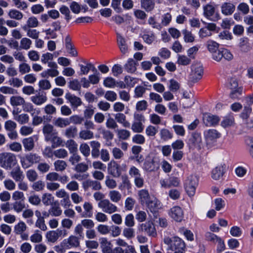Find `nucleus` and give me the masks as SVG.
<instances>
[{"label": "nucleus", "instance_id": "obj_1", "mask_svg": "<svg viewBox=\"0 0 253 253\" xmlns=\"http://www.w3.org/2000/svg\"><path fill=\"white\" fill-rule=\"evenodd\" d=\"M164 242L169 246V250L173 252V253H185V244L184 242L177 236L170 238L166 236L164 238Z\"/></svg>", "mask_w": 253, "mask_h": 253}, {"label": "nucleus", "instance_id": "obj_2", "mask_svg": "<svg viewBox=\"0 0 253 253\" xmlns=\"http://www.w3.org/2000/svg\"><path fill=\"white\" fill-rule=\"evenodd\" d=\"M204 73V69L201 63L195 62L191 66V72L189 75L188 84L192 86L198 82L202 78Z\"/></svg>", "mask_w": 253, "mask_h": 253}, {"label": "nucleus", "instance_id": "obj_3", "mask_svg": "<svg viewBox=\"0 0 253 253\" xmlns=\"http://www.w3.org/2000/svg\"><path fill=\"white\" fill-rule=\"evenodd\" d=\"M17 164V161L15 154L8 152L0 154V166L4 169L10 170Z\"/></svg>", "mask_w": 253, "mask_h": 253}, {"label": "nucleus", "instance_id": "obj_4", "mask_svg": "<svg viewBox=\"0 0 253 253\" xmlns=\"http://www.w3.org/2000/svg\"><path fill=\"white\" fill-rule=\"evenodd\" d=\"M20 163L23 169H28L34 164L41 162V157L36 153H30L25 156L19 157Z\"/></svg>", "mask_w": 253, "mask_h": 253}, {"label": "nucleus", "instance_id": "obj_5", "mask_svg": "<svg viewBox=\"0 0 253 253\" xmlns=\"http://www.w3.org/2000/svg\"><path fill=\"white\" fill-rule=\"evenodd\" d=\"M187 145L191 150H200L204 147V142L203 141L201 133L193 132L188 140Z\"/></svg>", "mask_w": 253, "mask_h": 253}, {"label": "nucleus", "instance_id": "obj_6", "mask_svg": "<svg viewBox=\"0 0 253 253\" xmlns=\"http://www.w3.org/2000/svg\"><path fill=\"white\" fill-rule=\"evenodd\" d=\"M198 178L194 175H190L187 177L184 182V188L190 197H193L198 185Z\"/></svg>", "mask_w": 253, "mask_h": 253}, {"label": "nucleus", "instance_id": "obj_7", "mask_svg": "<svg viewBox=\"0 0 253 253\" xmlns=\"http://www.w3.org/2000/svg\"><path fill=\"white\" fill-rule=\"evenodd\" d=\"M138 230L150 237H156L157 235L155 224L151 220L140 224L139 225Z\"/></svg>", "mask_w": 253, "mask_h": 253}, {"label": "nucleus", "instance_id": "obj_8", "mask_svg": "<svg viewBox=\"0 0 253 253\" xmlns=\"http://www.w3.org/2000/svg\"><path fill=\"white\" fill-rule=\"evenodd\" d=\"M159 161L156 157L148 156L146 158L143 168L147 171H154L159 168Z\"/></svg>", "mask_w": 253, "mask_h": 253}, {"label": "nucleus", "instance_id": "obj_9", "mask_svg": "<svg viewBox=\"0 0 253 253\" xmlns=\"http://www.w3.org/2000/svg\"><path fill=\"white\" fill-rule=\"evenodd\" d=\"M123 171L122 167L115 160H111L108 164V171L113 177H119Z\"/></svg>", "mask_w": 253, "mask_h": 253}, {"label": "nucleus", "instance_id": "obj_10", "mask_svg": "<svg viewBox=\"0 0 253 253\" xmlns=\"http://www.w3.org/2000/svg\"><path fill=\"white\" fill-rule=\"evenodd\" d=\"M67 235V231L65 229H57L56 230L48 231L46 234V238L48 242L54 243L59 237H65Z\"/></svg>", "mask_w": 253, "mask_h": 253}, {"label": "nucleus", "instance_id": "obj_11", "mask_svg": "<svg viewBox=\"0 0 253 253\" xmlns=\"http://www.w3.org/2000/svg\"><path fill=\"white\" fill-rule=\"evenodd\" d=\"M98 206L107 213L112 214L118 211L117 207L108 199H104L100 201L98 204Z\"/></svg>", "mask_w": 253, "mask_h": 253}, {"label": "nucleus", "instance_id": "obj_12", "mask_svg": "<svg viewBox=\"0 0 253 253\" xmlns=\"http://www.w3.org/2000/svg\"><path fill=\"white\" fill-rule=\"evenodd\" d=\"M21 110L18 108H14L12 111L13 119L20 125L28 124L30 121L29 116L26 113L20 114Z\"/></svg>", "mask_w": 253, "mask_h": 253}, {"label": "nucleus", "instance_id": "obj_13", "mask_svg": "<svg viewBox=\"0 0 253 253\" xmlns=\"http://www.w3.org/2000/svg\"><path fill=\"white\" fill-rule=\"evenodd\" d=\"M82 186L85 191L87 190L90 187L94 191H99L102 189L100 182L91 179H87L84 181L82 183Z\"/></svg>", "mask_w": 253, "mask_h": 253}, {"label": "nucleus", "instance_id": "obj_14", "mask_svg": "<svg viewBox=\"0 0 253 253\" xmlns=\"http://www.w3.org/2000/svg\"><path fill=\"white\" fill-rule=\"evenodd\" d=\"M203 122L207 126H214L218 124L219 118L216 115L210 113H205L203 115Z\"/></svg>", "mask_w": 253, "mask_h": 253}, {"label": "nucleus", "instance_id": "obj_15", "mask_svg": "<svg viewBox=\"0 0 253 253\" xmlns=\"http://www.w3.org/2000/svg\"><path fill=\"white\" fill-rule=\"evenodd\" d=\"M67 249L77 248L80 246V241L79 237L76 235H71L67 239L63 240Z\"/></svg>", "mask_w": 253, "mask_h": 253}, {"label": "nucleus", "instance_id": "obj_16", "mask_svg": "<svg viewBox=\"0 0 253 253\" xmlns=\"http://www.w3.org/2000/svg\"><path fill=\"white\" fill-rule=\"evenodd\" d=\"M169 215L172 218L177 222L182 221L183 218V212L181 208L175 206L170 209Z\"/></svg>", "mask_w": 253, "mask_h": 253}, {"label": "nucleus", "instance_id": "obj_17", "mask_svg": "<svg viewBox=\"0 0 253 253\" xmlns=\"http://www.w3.org/2000/svg\"><path fill=\"white\" fill-rule=\"evenodd\" d=\"M226 169L225 164H220L213 169L211 172V177L214 180H218L224 175Z\"/></svg>", "mask_w": 253, "mask_h": 253}, {"label": "nucleus", "instance_id": "obj_18", "mask_svg": "<svg viewBox=\"0 0 253 253\" xmlns=\"http://www.w3.org/2000/svg\"><path fill=\"white\" fill-rule=\"evenodd\" d=\"M65 98L70 102L71 106L75 108H77L82 104L81 99L69 92L65 95Z\"/></svg>", "mask_w": 253, "mask_h": 253}, {"label": "nucleus", "instance_id": "obj_19", "mask_svg": "<svg viewBox=\"0 0 253 253\" xmlns=\"http://www.w3.org/2000/svg\"><path fill=\"white\" fill-rule=\"evenodd\" d=\"M204 134L207 141H214L220 137V133L214 129L207 130L204 131Z\"/></svg>", "mask_w": 253, "mask_h": 253}, {"label": "nucleus", "instance_id": "obj_20", "mask_svg": "<svg viewBox=\"0 0 253 253\" xmlns=\"http://www.w3.org/2000/svg\"><path fill=\"white\" fill-rule=\"evenodd\" d=\"M138 196L139 202L142 205H145L153 197L150 195L148 191L146 189L138 191Z\"/></svg>", "mask_w": 253, "mask_h": 253}, {"label": "nucleus", "instance_id": "obj_21", "mask_svg": "<svg viewBox=\"0 0 253 253\" xmlns=\"http://www.w3.org/2000/svg\"><path fill=\"white\" fill-rule=\"evenodd\" d=\"M42 131L45 136V139L46 141H49L51 137L55 134H57L56 130L54 129V127L50 124H46L43 126Z\"/></svg>", "mask_w": 253, "mask_h": 253}, {"label": "nucleus", "instance_id": "obj_22", "mask_svg": "<svg viewBox=\"0 0 253 253\" xmlns=\"http://www.w3.org/2000/svg\"><path fill=\"white\" fill-rule=\"evenodd\" d=\"M10 176L16 182L23 181L24 178L23 171L19 166L14 168L10 173Z\"/></svg>", "mask_w": 253, "mask_h": 253}, {"label": "nucleus", "instance_id": "obj_23", "mask_svg": "<svg viewBox=\"0 0 253 253\" xmlns=\"http://www.w3.org/2000/svg\"><path fill=\"white\" fill-rule=\"evenodd\" d=\"M145 205H146L147 208L151 212H156L159 209L160 202L156 198L153 197Z\"/></svg>", "mask_w": 253, "mask_h": 253}, {"label": "nucleus", "instance_id": "obj_24", "mask_svg": "<svg viewBox=\"0 0 253 253\" xmlns=\"http://www.w3.org/2000/svg\"><path fill=\"white\" fill-rule=\"evenodd\" d=\"M99 240L102 252L112 253L111 243L106 238H101Z\"/></svg>", "mask_w": 253, "mask_h": 253}, {"label": "nucleus", "instance_id": "obj_25", "mask_svg": "<svg viewBox=\"0 0 253 253\" xmlns=\"http://www.w3.org/2000/svg\"><path fill=\"white\" fill-rule=\"evenodd\" d=\"M31 101L37 105H41L47 101V97L45 94H38L32 96L31 97Z\"/></svg>", "mask_w": 253, "mask_h": 253}, {"label": "nucleus", "instance_id": "obj_26", "mask_svg": "<svg viewBox=\"0 0 253 253\" xmlns=\"http://www.w3.org/2000/svg\"><path fill=\"white\" fill-rule=\"evenodd\" d=\"M39 25V22L37 18L35 16L29 17L26 24L22 26V29L35 28Z\"/></svg>", "mask_w": 253, "mask_h": 253}, {"label": "nucleus", "instance_id": "obj_27", "mask_svg": "<svg viewBox=\"0 0 253 253\" xmlns=\"http://www.w3.org/2000/svg\"><path fill=\"white\" fill-rule=\"evenodd\" d=\"M235 9V5L230 2H224L221 6L222 13L225 15L232 14Z\"/></svg>", "mask_w": 253, "mask_h": 253}, {"label": "nucleus", "instance_id": "obj_28", "mask_svg": "<svg viewBox=\"0 0 253 253\" xmlns=\"http://www.w3.org/2000/svg\"><path fill=\"white\" fill-rule=\"evenodd\" d=\"M22 142L25 151H31L35 147L34 137H29L24 138Z\"/></svg>", "mask_w": 253, "mask_h": 253}, {"label": "nucleus", "instance_id": "obj_29", "mask_svg": "<svg viewBox=\"0 0 253 253\" xmlns=\"http://www.w3.org/2000/svg\"><path fill=\"white\" fill-rule=\"evenodd\" d=\"M117 122L122 124L124 127L129 128L130 126L129 122L126 120V116L123 113H118L115 115Z\"/></svg>", "mask_w": 253, "mask_h": 253}, {"label": "nucleus", "instance_id": "obj_30", "mask_svg": "<svg viewBox=\"0 0 253 253\" xmlns=\"http://www.w3.org/2000/svg\"><path fill=\"white\" fill-rule=\"evenodd\" d=\"M25 99L19 95H13L10 98V104L13 107L22 106L25 104Z\"/></svg>", "mask_w": 253, "mask_h": 253}, {"label": "nucleus", "instance_id": "obj_31", "mask_svg": "<svg viewBox=\"0 0 253 253\" xmlns=\"http://www.w3.org/2000/svg\"><path fill=\"white\" fill-rule=\"evenodd\" d=\"M239 47L240 50L243 52H248L251 49L249 40L247 38H242L240 39L239 43Z\"/></svg>", "mask_w": 253, "mask_h": 253}, {"label": "nucleus", "instance_id": "obj_32", "mask_svg": "<svg viewBox=\"0 0 253 253\" xmlns=\"http://www.w3.org/2000/svg\"><path fill=\"white\" fill-rule=\"evenodd\" d=\"M53 124L56 126L63 128L68 126L70 122L68 118L59 117L53 120Z\"/></svg>", "mask_w": 253, "mask_h": 253}, {"label": "nucleus", "instance_id": "obj_33", "mask_svg": "<svg viewBox=\"0 0 253 253\" xmlns=\"http://www.w3.org/2000/svg\"><path fill=\"white\" fill-rule=\"evenodd\" d=\"M83 208L84 209V212L82 214L83 217H90L92 215L93 206L92 205L88 202H85L83 205Z\"/></svg>", "mask_w": 253, "mask_h": 253}, {"label": "nucleus", "instance_id": "obj_34", "mask_svg": "<svg viewBox=\"0 0 253 253\" xmlns=\"http://www.w3.org/2000/svg\"><path fill=\"white\" fill-rule=\"evenodd\" d=\"M53 165L54 167V170L56 171L62 172L64 171L67 167V163L65 161L61 160L55 161L53 163Z\"/></svg>", "mask_w": 253, "mask_h": 253}, {"label": "nucleus", "instance_id": "obj_35", "mask_svg": "<svg viewBox=\"0 0 253 253\" xmlns=\"http://www.w3.org/2000/svg\"><path fill=\"white\" fill-rule=\"evenodd\" d=\"M54 198L52 195L49 193H44L42 195V201L45 206L52 205Z\"/></svg>", "mask_w": 253, "mask_h": 253}, {"label": "nucleus", "instance_id": "obj_36", "mask_svg": "<svg viewBox=\"0 0 253 253\" xmlns=\"http://www.w3.org/2000/svg\"><path fill=\"white\" fill-rule=\"evenodd\" d=\"M112 253H137L134 247L132 246H127V248L126 250L123 249L120 247L115 248L113 251Z\"/></svg>", "mask_w": 253, "mask_h": 253}, {"label": "nucleus", "instance_id": "obj_37", "mask_svg": "<svg viewBox=\"0 0 253 253\" xmlns=\"http://www.w3.org/2000/svg\"><path fill=\"white\" fill-rule=\"evenodd\" d=\"M77 132L78 129L77 127L72 126L65 129L64 134L67 138H73L77 136Z\"/></svg>", "mask_w": 253, "mask_h": 253}, {"label": "nucleus", "instance_id": "obj_38", "mask_svg": "<svg viewBox=\"0 0 253 253\" xmlns=\"http://www.w3.org/2000/svg\"><path fill=\"white\" fill-rule=\"evenodd\" d=\"M27 226L26 223L21 221L16 224L14 227V232L15 234L18 235L19 234L23 233L27 230Z\"/></svg>", "mask_w": 253, "mask_h": 253}, {"label": "nucleus", "instance_id": "obj_39", "mask_svg": "<svg viewBox=\"0 0 253 253\" xmlns=\"http://www.w3.org/2000/svg\"><path fill=\"white\" fill-rule=\"evenodd\" d=\"M191 60L189 56L185 55H178L177 64L179 65L187 66L191 63Z\"/></svg>", "mask_w": 253, "mask_h": 253}, {"label": "nucleus", "instance_id": "obj_40", "mask_svg": "<svg viewBox=\"0 0 253 253\" xmlns=\"http://www.w3.org/2000/svg\"><path fill=\"white\" fill-rule=\"evenodd\" d=\"M135 65L136 63L135 61L133 59L130 58L125 65V70L128 73H134L136 70Z\"/></svg>", "mask_w": 253, "mask_h": 253}, {"label": "nucleus", "instance_id": "obj_41", "mask_svg": "<svg viewBox=\"0 0 253 253\" xmlns=\"http://www.w3.org/2000/svg\"><path fill=\"white\" fill-rule=\"evenodd\" d=\"M131 187V184L128 177L126 176H123L122 177V183L119 185V188L121 190H123L125 189L129 190Z\"/></svg>", "mask_w": 253, "mask_h": 253}, {"label": "nucleus", "instance_id": "obj_42", "mask_svg": "<svg viewBox=\"0 0 253 253\" xmlns=\"http://www.w3.org/2000/svg\"><path fill=\"white\" fill-rule=\"evenodd\" d=\"M66 146L70 153H75L78 151V144L73 139H69L66 143Z\"/></svg>", "mask_w": 253, "mask_h": 253}, {"label": "nucleus", "instance_id": "obj_43", "mask_svg": "<svg viewBox=\"0 0 253 253\" xmlns=\"http://www.w3.org/2000/svg\"><path fill=\"white\" fill-rule=\"evenodd\" d=\"M26 175L28 180L32 182L36 181L39 177L38 172L34 169L28 170L26 172Z\"/></svg>", "mask_w": 253, "mask_h": 253}, {"label": "nucleus", "instance_id": "obj_44", "mask_svg": "<svg viewBox=\"0 0 253 253\" xmlns=\"http://www.w3.org/2000/svg\"><path fill=\"white\" fill-rule=\"evenodd\" d=\"M141 6L147 11H151L154 7V0H141Z\"/></svg>", "mask_w": 253, "mask_h": 253}, {"label": "nucleus", "instance_id": "obj_45", "mask_svg": "<svg viewBox=\"0 0 253 253\" xmlns=\"http://www.w3.org/2000/svg\"><path fill=\"white\" fill-rule=\"evenodd\" d=\"M109 197L112 202L118 203L122 199V194L117 190H111L109 193Z\"/></svg>", "mask_w": 253, "mask_h": 253}, {"label": "nucleus", "instance_id": "obj_46", "mask_svg": "<svg viewBox=\"0 0 253 253\" xmlns=\"http://www.w3.org/2000/svg\"><path fill=\"white\" fill-rule=\"evenodd\" d=\"M30 240L31 242L34 243H40L42 240V236L41 232L36 230L34 233L30 236Z\"/></svg>", "mask_w": 253, "mask_h": 253}, {"label": "nucleus", "instance_id": "obj_47", "mask_svg": "<svg viewBox=\"0 0 253 253\" xmlns=\"http://www.w3.org/2000/svg\"><path fill=\"white\" fill-rule=\"evenodd\" d=\"M8 16L11 19H15L17 20H20L23 17V13L16 9H11L9 10L8 13Z\"/></svg>", "mask_w": 253, "mask_h": 253}, {"label": "nucleus", "instance_id": "obj_48", "mask_svg": "<svg viewBox=\"0 0 253 253\" xmlns=\"http://www.w3.org/2000/svg\"><path fill=\"white\" fill-rule=\"evenodd\" d=\"M93 132L88 129L81 130L79 132V137L84 140L91 139L93 138Z\"/></svg>", "mask_w": 253, "mask_h": 253}, {"label": "nucleus", "instance_id": "obj_49", "mask_svg": "<svg viewBox=\"0 0 253 253\" xmlns=\"http://www.w3.org/2000/svg\"><path fill=\"white\" fill-rule=\"evenodd\" d=\"M32 44V41L28 38H23L20 42V47L22 49L28 50Z\"/></svg>", "mask_w": 253, "mask_h": 253}, {"label": "nucleus", "instance_id": "obj_50", "mask_svg": "<svg viewBox=\"0 0 253 253\" xmlns=\"http://www.w3.org/2000/svg\"><path fill=\"white\" fill-rule=\"evenodd\" d=\"M26 32L27 36L33 39L37 40L39 38L40 32L34 28L23 29Z\"/></svg>", "mask_w": 253, "mask_h": 253}, {"label": "nucleus", "instance_id": "obj_51", "mask_svg": "<svg viewBox=\"0 0 253 253\" xmlns=\"http://www.w3.org/2000/svg\"><path fill=\"white\" fill-rule=\"evenodd\" d=\"M49 212L52 216H59L61 215L62 211L58 205H52L49 210Z\"/></svg>", "mask_w": 253, "mask_h": 253}, {"label": "nucleus", "instance_id": "obj_52", "mask_svg": "<svg viewBox=\"0 0 253 253\" xmlns=\"http://www.w3.org/2000/svg\"><path fill=\"white\" fill-rule=\"evenodd\" d=\"M161 138L163 140H168L173 137V134L168 129L163 128L160 132Z\"/></svg>", "mask_w": 253, "mask_h": 253}, {"label": "nucleus", "instance_id": "obj_53", "mask_svg": "<svg viewBox=\"0 0 253 253\" xmlns=\"http://www.w3.org/2000/svg\"><path fill=\"white\" fill-rule=\"evenodd\" d=\"M144 126L141 122H133L131 125V130L135 133H141L143 131Z\"/></svg>", "mask_w": 253, "mask_h": 253}, {"label": "nucleus", "instance_id": "obj_54", "mask_svg": "<svg viewBox=\"0 0 253 253\" xmlns=\"http://www.w3.org/2000/svg\"><path fill=\"white\" fill-rule=\"evenodd\" d=\"M44 187L45 183L41 180L34 181L32 185V189L37 192H40L43 190Z\"/></svg>", "mask_w": 253, "mask_h": 253}, {"label": "nucleus", "instance_id": "obj_55", "mask_svg": "<svg viewBox=\"0 0 253 253\" xmlns=\"http://www.w3.org/2000/svg\"><path fill=\"white\" fill-rule=\"evenodd\" d=\"M117 133L118 138L122 140H126L130 136V131L125 129H118Z\"/></svg>", "mask_w": 253, "mask_h": 253}, {"label": "nucleus", "instance_id": "obj_56", "mask_svg": "<svg viewBox=\"0 0 253 253\" xmlns=\"http://www.w3.org/2000/svg\"><path fill=\"white\" fill-rule=\"evenodd\" d=\"M12 206L13 210L17 213L21 212L25 208L24 203L21 201H15Z\"/></svg>", "mask_w": 253, "mask_h": 253}, {"label": "nucleus", "instance_id": "obj_57", "mask_svg": "<svg viewBox=\"0 0 253 253\" xmlns=\"http://www.w3.org/2000/svg\"><path fill=\"white\" fill-rule=\"evenodd\" d=\"M81 153L86 158L88 157L90 154V149L87 143H82L79 148Z\"/></svg>", "mask_w": 253, "mask_h": 253}, {"label": "nucleus", "instance_id": "obj_58", "mask_svg": "<svg viewBox=\"0 0 253 253\" xmlns=\"http://www.w3.org/2000/svg\"><path fill=\"white\" fill-rule=\"evenodd\" d=\"M207 47L210 52L213 53L218 49L219 44L213 41L209 40L207 42Z\"/></svg>", "mask_w": 253, "mask_h": 253}, {"label": "nucleus", "instance_id": "obj_59", "mask_svg": "<svg viewBox=\"0 0 253 253\" xmlns=\"http://www.w3.org/2000/svg\"><path fill=\"white\" fill-rule=\"evenodd\" d=\"M54 156L58 159H64L68 156V153L66 150L60 148L53 151Z\"/></svg>", "mask_w": 253, "mask_h": 253}, {"label": "nucleus", "instance_id": "obj_60", "mask_svg": "<svg viewBox=\"0 0 253 253\" xmlns=\"http://www.w3.org/2000/svg\"><path fill=\"white\" fill-rule=\"evenodd\" d=\"M123 235L128 239H132L135 236L134 229L129 227L125 228L123 231Z\"/></svg>", "mask_w": 253, "mask_h": 253}, {"label": "nucleus", "instance_id": "obj_61", "mask_svg": "<svg viewBox=\"0 0 253 253\" xmlns=\"http://www.w3.org/2000/svg\"><path fill=\"white\" fill-rule=\"evenodd\" d=\"M182 34L184 36V40L186 42H192L195 40V37L191 32L186 29L182 31Z\"/></svg>", "mask_w": 253, "mask_h": 253}, {"label": "nucleus", "instance_id": "obj_62", "mask_svg": "<svg viewBox=\"0 0 253 253\" xmlns=\"http://www.w3.org/2000/svg\"><path fill=\"white\" fill-rule=\"evenodd\" d=\"M180 87L179 83L174 79H171L169 81V88L172 92L177 91Z\"/></svg>", "mask_w": 253, "mask_h": 253}, {"label": "nucleus", "instance_id": "obj_63", "mask_svg": "<svg viewBox=\"0 0 253 253\" xmlns=\"http://www.w3.org/2000/svg\"><path fill=\"white\" fill-rule=\"evenodd\" d=\"M234 124V118L233 116L226 117L221 122V125L224 128L233 126Z\"/></svg>", "mask_w": 253, "mask_h": 253}, {"label": "nucleus", "instance_id": "obj_64", "mask_svg": "<svg viewBox=\"0 0 253 253\" xmlns=\"http://www.w3.org/2000/svg\"><path fill=\"white\" fill-rule=\"evenodd\" d=\"M34 131L33 128L30 126H22L19 130L22 136H27L31 134Z\"/></svg>", "mask_w": 253, "mask_h": 253}]
</instances>
